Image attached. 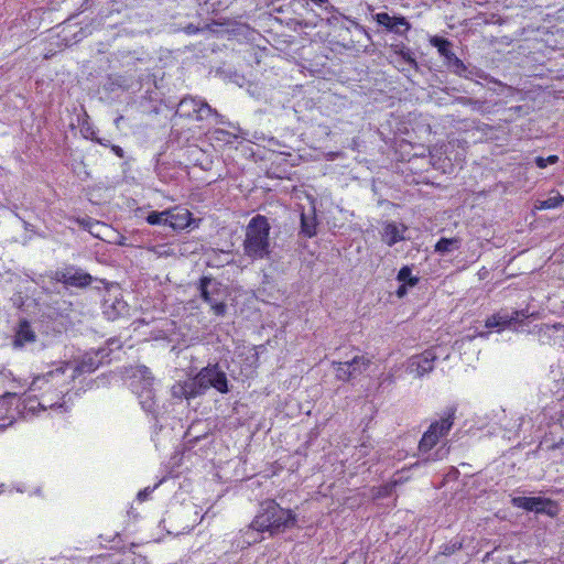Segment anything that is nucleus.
<instances>
[{"mask_svg":"<svg viewBox=\"0 0 564 564\" xmlns=\"http://www.w3.org/2000/svg\"><path fill=\"white\" fill-rule=\"evenodd\" d=\"M528 317V311L525 310H516L512 312H509L508 310H500L486 319L485 326L487 328H497L498 330L505 328L519 330L523 321Z\"/></svg>","mask_w":564,"mask_h":564,"instance_id":"10","label":"nucleus"},{"mask_svg":"<svg viewBox=\"0 0 564 564\" xmlns=\"http://www.w3.org/2000/svg\"><path fill=\"white\" fill-rule=\"evenodd\" d=\"M194 384L198 394H205L210 388L221 394L230 392V384L226 372L220 368L218 362L208 364L203 367L194 377Z\"/></svg>","mask_w":564,"mask_h":564,"instance_id":"8","label":"nucleus"},{"mask_svg":"<svg viewBox=\"0 0 564 564\" xmlns=\"http://www.w3.org/2000/svg\"><path fill=\"white\" fill-rule=\"evenodd\" d=\"M167 210L164 212H151L147 216V221L150 225H163L166 226Z\"/></svg>","mask_w":564,"mask_h":564,"instance_id":"35","label":"nucleus"},{"mask_svg":"<svg viewBox=\"0 0 564 564\" xmlns=\"http://www.w3.org/2000/svg\"><path fill=\"white\" fill-rule=\"evenodd\" d=\"M175 116L203 121L212 116H218V113L204 99L185 96L180 100Z\"/></svg>","mask_w":564,"mask_h":564,"instance_id":"9","label":"nucleus"},{"mask_svg":"<svg viewBox=\"0 0 564 564\" xmlns=\"http://www.w3.org/2000/svg\"><path fill=\"white\" fill-rule=\"evenodd\" d=\"M520 491H516L510 495V503L512 507L522 509L528 513H534L539 519L540 517L555 518L560 513V505L544 496H524L519 495Z\"/></svg>","mask_w":564,"mask_h":564,"instance_id":"7","label":"nucleus"},{"mask_svg":"<svg viewBox=\"0 0 564 564\" xmlns=\"http://www.w3.org/2000/svg\"><path fill=\"white\" fill-rule=\"evenodd\" d=\"M307 4H312L316 9L319 10V15L325 14L327 21L332 23L333 21H337L339 17H343V13L339 12L337 8H335L330 0H305Z\"/></svg>","mask_w":564,"mask_h":564,"instance_id":"23","label":"nucleus"},{"mask_svg":"<svg viewBox=\"0 0 564 564\" xmlns=\"http://www.w3.org/2000/svg\"><path fill=\"white\" fill-rule=\"evenodd\" d=\"M563 202H564V196H562L561 194H557L555 196H551V197L542 200L540 204V208L541 209L556 208V207L561 206Z\"/></svg>","mask_w":564,"mask_h":564,"instance_id":"36","label":"nucleus"},{"mask_svg":"<svg viewBox=\"0 0 564 564\" xmlns=\"http://www.w3.org/2000/svg\"><path fill=\"white\" fill-rule=\"evenodd\" d=\"M397 280L410 288L415 286L420 281L419 276L412 274V269L409 265H403L399 270L397 274Z\"/></svg>","mask_w":564,"mask_h":564,"instance_id":"32","label":"nucleus"},{"mask_svg":"<svg viewBox=\"0 0 564 564\" xmlns=\"http://www.w3.org/2000/svg\"><path fill=\"white\" fill-rule=\"evenodd\" d=\"M127 303L121 297L117 295L111 296L110 293H108V296L104 297L101 304L102 314L109 321L119 318L123 313L127 312Z\"/></svg>","mask_w":564,"mask_h":564,"instance_id":"16","label":"nucleus"},{"mask_svg":"<svg viewBox=\"0 0 564 564\" xmlns=\"http://www.w3.org/2000/svg\"><path fill=\"white\" fill-rule=\"evenodd\" d=\"M194 379L191 378L185 381H180L173 384L171 392L172 397L176 399H194L199 397Z\"/></svg>","mask_w":564,"mask_h":564,"instance_id":"20","label":"nucleus"},{"mask_svg":"<svg viewBox=\"0 0 564 564\" xmlns=\"http://www.w3.org/2000/svg\"><path fill=\"white\" fill-rule=\"evenodd\" d=\"M100 543L105 547L113 550H124L126 544L122 543L121 533L119 531H106L99 535Z\"/></svg>","mask_w":564,"mask_h":564,"instance_id":"28","label":"nucleus"},{"mask_svg":"<svg viewBox=\"0 0 564 564\" xmlns=\"http://www.w3.org/2000/svg\"><path fill=\"white\" fill-rule=\"evenodd\" d=\"M129 88L128 80L124 76L110 74L104 84V89L108 93H117L118 90H127Z\"/></svg>","mask_w":564,"mask_h":564,"instance_id":"29","label":"nucleus"},{"mask_svg":"<svg viewBox=\"0 0 564 564\" xmlns=\"http://www.w3.org/2000/svg\"><path fill=\"white\" fill-rule=\"evenodd\" d=\"M317 220L315 209L313 208L310 214L301 213L300 235L312 238L316 235Z\"/></svg>","mask_w":564,"mask_h":564,"instance_id":"24","label":"nucleus"},{"mask_svg":"<svg viewBox=\"0 0 564 564\" xmlns=\"http://www.w3.org/2000/svg\"><path fill=\"white\" fill-rule=\"evenodd\" d=\"M406 227L404 225H398L394 221H388L383 225L381 237L382 241L389 247L405 240L404 231Z\"/></svg>","mask_w":564,"mask_h":564,"instance_id":"18","label":"nucleus"},{"mask_svg":"<svg viewBox=\"0 0 564 564\" xmlns=\"http://www.w3.org/2000/svg\"><path fill=\"white\" fill-rule=\"evenodd\" d=\"M444 65L451 73L464 78H470L475 74L474 68L466 65L455 53L444 61Z\"/></svg>","mask_w":564,"mask_h":564,"instance_id":"22","label":"nucleus"},{"mask_svg":"<svg viewBox=\"0 0 564 564\" xmlns=\"http://www.w3.org/2000/svg\"><path fill=\"white\" fill-rule=\"evenodd\" d=\"M398 484V481H391L377 488H373V498L383 499L393 496Z\"/></svg>","mask_w":564,"mask_h":564,"instance_id":"33","label":"nucleus"},{"mask_svg":"<svg viewBox=\"0 0 564 564\" xmlns=\"http://www.w3.org/2000/svg\"><path fill=\"white\" fill-rule=\"evenodd\" d=\"M430 44L437 50L440 56H442L444 61L448 59V57L454 53L452 51L453 43L444 36H431Z\"/></svg>","mask_w":564,"mask_h":564,"instance_id":"27","label":"nucleus"},{"mask_svg":"<svg viewBox=\"0 0 564 564\" xmlns=\"http://www.w3.org/2000/svg\"><path fill=\"white\" fill-rule=\"evenodd\" d=\"M296 523V514L291 509L280 507L273 499H267L260 503L259 511L248 529H291Z\"/></svg>","mask_w":564,"mask_h":564,"instance_id":"3","label":"nucleus"},{"mask_svg":"<svg viewBox=\"0 0 564 564\" xmlns=\"http://www.w3.org/2000/svg\"><path fill=\"white\" fill-rule=\"evenodd\" d=\"M408 288H409L408 285L401 283V285L398 288V290L395 292L397 296L400 299L405 296L408 293Z\"/></svg>","mask_w":564,"mask_h":564,"instance_id":"44","label":"nucleus"},{"mask_svg":"<svg viewBox=\"0 0 564 564\" xmlns=\"http://www.w3.org/2000/svg\"><path fill=\"white\" fill-rule=\"evenodd\" d=\"M271 226L268 218L263 215H256L246 227V237L243 240V252L252 261L270 259Z\"/></svg>","mask_w":564,"mask_h":564,"instance_id":"2","label":"nucleus"},{"mask_svg":"<svg viewBox=\"0 0 564 564\" xmlns=\"http://www.w3.org/2000/svg\"><path fill=\"white\" fill-rule=\"evenodd\" d=\"M534 162H535V165L539 167V169H545L547 166L546 162H545V158L543 156H536L534 159Z\"/></svg>","mask_w":564,"mask_h":564,"instance_id":"45","label":"nucleus"},{"mask_svg":"<svg viewBox=\"0 0 564 564\" xmlns=\"http://www.w3.org/2000/svg\"><path fill=\"white\" fill-rule=\"evenodd\" d=\"M82 228L88 230L90 234H94L93 228L96 226H100L101 224L97 220H94L89 217L82 218L78 220Z\"/></svg>","mask_w":564,"mask_h":564,"instance_id":"37","label":"nucleus"},{"mask_svg":"<svg viewBox=\"0 0 564 564\" xmlns=\"http://www.w3.org/2000/svg\"><path fill=\"white\" fill-rule=\"evenodd\" d=\"M64 375V369L62 367L51 370L42 376H37L33 379L30 389L32 391L44 389L45 384L52 382L56 378H61Z\"/></svg>","mask_w":564,"mask_h":564,"instance_id":"26","label":"nucleus"},{"mask_svg":"<svg viewBox=\"0 0 564 564\" xmlns=\"http://www.w3.org/2000/svg\"><path fill=\"white\" fill-rule=\"evenodd\" d=\"M36 334L26 319H21L14 334L13 347L21 349L28 344L35 343Z\"/></svg>","mask_w":564,"mask_h":564,"instance_id":"17","label":"nucleus"},{"mask_svg":"<svg viewBox=\"0 0 564 564\" xmlns=\"http://www.w3.org/2000/svg\"><path fill=\"white\" fill-rule=\"evenodd\" d=\"M391 50L397 54L399 55L404 62H406L411 67L417 69L419 68V64L415 59V56H414V53L412 52V50L406 46L404 43L400 42V43H395V44H391Z\"/></svg>","mask_w":564,"mask_h":564,"instance_id":"30","label":"nucleus"},{"mask_svg":"<svg viewBox=\"0 0 564 564\" xmlns=\"http://www.w3.org/2000/svg\"><path fill=\"white\" fill-rule=\"evenodd\" d=\"M212 284V278L210 276H202L199 280V294L200 299L209 304L210 310L213 313L217 316H225L227 313V304L221 299V295L219 296H208V286Z\"/></svg>","mask_w":564,"mask_h":564,"instance_id":"14","label":"nucleus"},{"mask_svg":"<svg viewBox=\"0 0 564 564\" xmlns=\"http://www.w3.org/2000/svg\"><path fill=\"white\" fill-rule=\"evenodd\" d=\"M232 0H197L202 13H215L227 9Z\"/></svg>","mask_w":564,"mask_h":564,"instance_id":"25","label":"nucleus"},{"mask_svg":"<svg viewBox=\"0 0 564 564\" xmlns=\"http://www.w3.org/2000/svg\"><path fill=\"white\" fill-rule=\"evenodd\" d=\"M262 539H263V536H254V538H252V540L248 539L247 544L250 545L251 543L261 541Z\"/></svg>","mask_w":564,"mask_h":564,"instance_id":"47","label":"nucleus"},{"mask_svg":"<svg viewBox=\"0 0 564 564\" xmlns=\"http://www.w3.org/2000/svg\"><path fill=\"white\" fill-rule=\"evenodd\" d=\"M254 531H249V530H246V534L248 533H253Z\"/></svg>","mask_w":564,"mask_h":564,"instance_id":"51","label":"nucleus"},{"mask_svg":"<svg viewBox=\"0 0 564 564\" xmlns=\"http://www.w3.org/2000/svg\"><path fill=\"white\" fill-rule=\"evenodd\" d=\"M455 102L462 106H469L476 111H480L485 105V101L473 99L465 96H459L455 98Z\"/></svg>","mask_w":564,"mask_h":564,"instance_id":"34","label":"nucleus"},{"mask_svg":"<svg viewBox=\"0 0 564 564\" xmlns=\"http://www.w3.org/2000/svg\"><path fill=\"white\" fill-rule=\"evenodd\" d=\"M47 276L52 281L63 284L64 289L67 291H72L73 289L86 290L91 286L93 283H97L94 289L98 291L101 289L108 290L110 285L107 280L93 276L76 264H64L63 267L51 271Z\"/></svg>","mask_w":564,"mask_h":564,"instance_id":"4","label":"nucleus"},{"mask_svg":"<svg viewBox=\"0 0 564 564\" xmlns=\"http://www.w3.org/2000/svg\"><path fill=\"white\" fill-rule=\"evenodd\" d=\"M167 220L166 226L171 227L174 230H183L189 227L193 221L192 214L188 209H172L167 210Z\"/></svg>","mask_w":564,"mask_h":564,"instance_id":"19","label":"nucleus"},{"mask_svg":"<svg viewBox=\"0 0 564 564\" xmlns=\"http://www.w3.org/2000/svg\"><path fill=\"white\" fill-rule=\"evenodd\" d=\"M122 118H123L122 116H119V117L116 119V124H118V122H119Z\"/></svg>","mask_w":564,"mask_h":564,"instance_id":"49","label":"nucleus"},{"mask_svg":"<svg viewBox=\"0 0 564 564\" xmlns=\"http://www.w3.org/2000/svg\"><path fill=\"white\" fill-rule=\"evenodd\" d=\"M184 31H185V33H186V34L192 35V34H196V33H198L199 31H202V29H200V28H198V26H196V25H194V24H192V23H189V24H187V25L184 28Z\"/></svg>","mask_w":564,"mask_h":564,"instance_id":"42","label":"nucleus"},{"mask_svg":"<svg viewBox=\"0 0 564 564\" xmlns=\"http://www.w3.org/2000/svg\"><path fill=\"white\" fill-rule=\"evenodd\" d=\"M457 412L456 405L447 406L443 416L431 423L429 429L423 433L417 451L419 455L424 462H435L443 459L447 454V449L443 447L432 452L433 447L443 437H446L454 425L455 414Z\"/></svg>","mask_w":564,"mask_h":564,"instance_id":"1","label":"nucleus"},{"mask_svg":"<svg viewBox=\"0 0 564 564\" xmlns=\"http://www.w3.org/2000/svg\"><path fill=\"white\" fill-rule=\"evenodd\" d=\"M221 295V284L212 278V284L208 286V296Z\"/></svg>","mask_w":564,"mask_h":564,"instance_id":"40","label":"nucleus"},{"mask_svg":"<svg viewBox=\"0 0 564 564\" xmlns=\"http://www.w3.org/2000/svg\"><path fill=\"white\" fill-rule=\"evenodd\" d=\"M341 18H343V19H345V20H347V21H349V22L351 23V25H352L356 30H358L359 32L364 33V34L367 36V39H368L369 41H371V35H370V33L368 32V30H367L364 25L359 24V23H358L357 21H355L354 19H351V18H349V17H346V15H344V14H343V17H341Z\"/></svg>","mask_w":564,"mask_h":564,"instance_id":"39","label":"nucleus"},{"mask_svg":"<svg viewBox=\"0 0 564 564\" xmlns=\"http://www.w3.org/2000/svg\"><path fill=\"white\" fill-rule=\"evenodd\" d=\"M462 240L459 238L442 237L435 245V252L445 256L460 248Z\"/></svg>","mask_w":564,"mask_h":564,"instance_id":"31","label":"nucleus"},{"mask_svg":"<svg viewBox=\"0 0 564 564\" xmlns=\"http://www.w3.org/2000/svg\"><path fill=\"white\" fill-rule=\"evenodd\" d=\"M115 348L120 349L121 344L116 338H109L104 346L85 351L74 360L73 378L84 373H91L99 367L110 364V356Z\"/></svg>","mask_w":564,"mask_h":564,"instance_id":"6","label":"nucleus"},{"mask_svg":"<svg viewBox=\"0 0 564 564\" xmlns=\"http://www.w3.org/2000/svg\"><path fill=\"white\" fill-rule=\"evenodd\" d=\"M111 148V151L118 156V158H123L124 156V151L121 147L119 145H116V144H112L110 145Z\"/></svg>","mask_w":564,"mask_h":564,"instance_id":"43","label":"nucleus"},{"mask_svg":"<svg viewBox=\"0 0 564 564\" xmlns=\"http://www.w3.org/2000/svg\"><path fill=\"white\" fill-rule=\"evenodd\" d=\"M372 20L384 33H392L405 37L412 25L408 19L400 14L390 15L386 11L371 14Z\"/></svg>","mask_w":564,"mask_h":564,"instance_id":"11","label":"nucleus"},{"mask_svg":"<svg viewBox=\"0 0 564 564\" xmlns=\"http://www.w3.org/2000/svg\"><path fill=\"white\" fill-rule=\"evenodd\" d=\"M153 491V488H144L142 490H140L137 495V499L140 501V502H143L148 496Z\"/></svg>","mask_w":564,"mask_h":564,"instance_id":"41","label":"nucleus"},{"mask_svg":"<svg viewBox=\"0 0 564 564\" xmlns=\"http://www.w3.org/2000/svg\"><path fill=\"white\" fill-rule=\"evenodd\" d=\"M85 564H144V561L133 554L106 553L89 557Z\"/></svg>","mask_w":564,"mask_h":564,"instance_id":"15","label":"nucleus"},{"mask_svg":"<svg viewBox=\"0 0 564 564\" xmlns=\"http://www.w3.org/2000/svg\"><path fill=\"white\" fill-rule=\"evenodd\" d=\"M371 361L365 356H355L348 361H333L335 377L339 381H350L368 369Z\"/></svg>","mask_w":564,"mask_h":564,"instance_id":"12","label":"nucleus"},{"mask_svg":"<svg viewBox=\"0 0 564 564\" xmlns=\"http://www.w3.org/2000/svg\"><path fill=\"white\" fill-rule=\"evenodd\" d=\"M130 379V388L137 394L142 409L147 413L155 415L158 413V404L153 388L154 377L151 370L143 365L133 366L127 370Z\"/></svg>","mask_w":564,"mask_h":564,"instance_id":"5","label":"nucleus"},{"mask_svg":"<svg viewBox=\"0 0 564 564\" xmlns=\"http://www.w3.org/2000/svg\"><path fill=\"white\" fill-rule=\"evenodd\" d=\"M460 547H462V542L460 541L451 542V543L444 544L442 546V553L444 555H452L453 553H455Z\"/></svg>","mask_w":564,"mask_h":564,"instance_id":"38","label":"nucleus"},{"mask_svg":"<svg viewBox=\"0 0 564 564\" xmlns=\"http://www.w3.org/2000/svg\"><path fill=\"white\" fill-rule=\"evenodd\" d=\"M545 162L546 164H555L558 162V156L557 155H549L547 158H545Z\"/></svg>","mask_w":564,"mask_h":564,"instance_id":"46","label":"nucleus"},{"mask_svg":"<svg viewBox=\"0 0 564 564\" xmlns=\"http://www.w3.org/2000/svg\"><path fill=\"white\" fill-rule=\"evenodd\" d=\"M207 518V513L205 516L202 517L200 519V523H203L205 521V519Z\"/></svg>","mask_w":564,"mask_h":564,"instance_id":"50","label":"nucleus"},{"mask_svg":"<svg viewBox=\"0 0 564 564\" xmlns=\"http://www.w3.org/2000/svg\"><path fill=\"white\" fill-rule=\"evenodd\" d=\"M444 65L451 73L464 78H470L475 74L474 68L466 65L455 53L444 61Z\"/></svg>","mask_w":564,"mask_h":564,"instance_id":"21","label":"nucleus"},{"mask_svg":"<svg viewBox=\"0 0 564 564\" xmlns=\"http://www.w3.org/2000/svg\"><path fill=\"white\" fill-rule=\"evenodd\" d=\"M435 348H429L422 354L412 356L408 361V371L416 377H423L434 369V362L437 360Z\"/></svg>","mask_w":564,"mask_h":564,"instance_id":"13","label":"nucleus"},{"mask_svg":"<svg viewBox=\"0 0 564 564\" xmlns=\"http://www.w3.org/2000/svg\"><path fill=\"white\" fill-rule=\"evenodd\" d=\"M96 141L101 144V145H105V147H108L109 145V140H106V139H96Z\"/></svg>","mask_w":564,"mask_h":564,"instance_id":"48","label":"nucleus"}]
</instances>
